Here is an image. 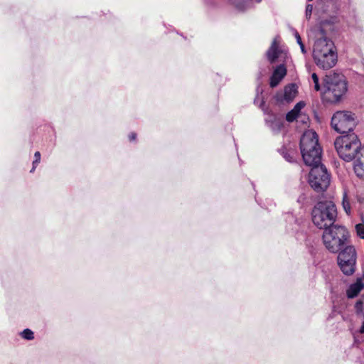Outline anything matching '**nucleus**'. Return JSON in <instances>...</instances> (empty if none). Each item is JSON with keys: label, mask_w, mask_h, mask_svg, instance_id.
Wrapping results in <instances>:
<instances>
[{"label": "nucleus", "mask_w": 364, "mask_h": 364, "mask_svg": "<svg viewBox=\"0 0 364 364\" xmlns=\"http://www.w3.org/2000/svg\"><path fill=\"white\" fill-rule=\"evenodd\" d=\"M284 158L286 159V160H287V161H289V162H293V161H294V160H293V158H292L291 156H290V155H289V154H286V155H284Z\"/></svg>", "instance_id": "nucleus-28"}, {"label": "nucleus", "mask_w": 364, "mask_h": 364, "mask_svg": "<svg viewBox=\"0 0 364 364\" xmlns=\"http://www.w3.org/2000/svg\"><path fill=\"white\" fill-rule=\"evenodd\" d=\"M36 165H37V164L33 165V167H32V168H31V172H33V171H35L36 167Z\"/></svg>", "instance_id": "nucleus-30"}, {"label": "nucleus", "mask_w": 364, "mask_h": 364, "mask_svg": "<svg viewBox=\"0 0 364 364\" xmlns=\"http://www.w3.org/2000/svg\"><path fill=\"white\" fill-rule=\"evenodd\" d=\"M357 235L361 238L364 239V224L358 223L355 227Z\"/></svg>", "instance_id": "nucleus-21"}, {"label": "nucleus", "mask_w": 364, "mask_h": 364, "mask_svg": "<svg viewBox=\"0 0 364 364\" xmlns=\"http://www.w3.org/2000/svg\"><path fill=\"white\" fill-rule=\"evenodd\" d=\"M299 120L304 124H306L309 120V118L306 115H303L301 114V117L299 119H298V121Z\"/></svg>", "instance_id": "nucleus-26"}, {"label": "nucleus", "mask_w": 364, "mask_h": 364, "mask_svg": "<svg viewBox=\"0 0 364 364\" xmlns=\"http://www.w3.org/2000/svg\"><path fill=\"white\" fill-rule=\"evenodd\" d=\"M34 161H33V165L38 164L41 161V154L39 151H36L34 154Z\"/></svg>", "instance_id": "nucleus-25"}, {"label": "nucleus", "mask_w": 364, "mask_h": 364, "mask_svg": "<svg viewBox=\"0 0 364 364\" xmlns=\"http://www.w3.org/2000/svg\"><path fill=\"white\" fill-rule=\"evenodd\" d=\"M348 232L342 225H333L326 228L323 233V242L326 248L331 252L336 253L346 244Z\"/></svg>", "instance_id": "nucleus-5"}, {"label": "nucleus", "mask_w": 364, "mask_h": 364, "mask_svg": "<svg viewBox=\"0 0 364 364\" xmlns=\"http://www.w3.org/2000/svg\"><path fill=\"white\" fill-rule=\"evenodd\" d=\"M279 43V37H275L266 52V57L270 63H274L280 57L286 55V53L281 48Z\"/></svg>", "instance_id": "nucleus-10"}, {"label": "nucleus", "mask_w": 364, "mask_h": 364, "mask_svg": "<svg viewBox=\"0 0 364 364\" xmlns=\"http://www.w3.org/2000/svg\"><path fill=\"white\" fill-rule=\"evenodd\" d=\"M334 146L340 158L348 162L358 157L361 149L364 147L355 133L338 137L334 142Z\"/></svg>", "instance_id": "nucleus-2"}, {"label": "nucleus", "mask_w": 364, "mask_h": 364, "mask_svg": "<svg viewBox=\"0 0 364 364\" xmlns=\"http://www.w3.org/2000/svg\"><path fill=\"white\" fill-rule=\"evenodd\" d=\"M303 160L306 166L311 168L317 166H323L321 163V151L316 150L313 151H308L307 155L309 158H306L305 153H301Z\"/></svg>", "instance_id": "nucleus-12"}, {"label": "nucleus", "mask_w": 364, "mask_h": 364, "mask_svg": "<svg viewBox=\"0 0 364 364\" xmlns=\"http://www.w3.org/2000/svg\"><path fill=\"white\" fill-rule=\"evenodd\" d=\"M363 304V302L361 301H358L356 302V306H361Z\"/></svg>", "instance_id": "nucleus-29"}, {"label": "nucleus", "mask_w": 364, "mask_h": 364, "mask_svg": "<svg viewBox=\"0 0 364 364\" xmlns=\"http://www.w3.org/2000/svg\"><path fill=\"white\" fill-rule=\"evenodd\" d=\"M296 87L294 85H290L287 86L284 89V98L287 102H289L296 97Z\"/></svg>", "instance_id": "nucleus-15"}, {"label": "nucleus", "mask_w": 364, "mask_h": 364, "mask_svg": "<svg viewBox=\"0 0 364 364\" xmlns=\"http://www.w3.org/2000/svg\"><path fill=\"white\" fill-rule=\"evenodd\" d=\"M356 126L355 114L348 111H338L331 118V127L342 135L353 133Z\"/></svg>", "instance_id": "nucleus-6"}, {"label": "nucleus", "mask_w": 364, "mask_h": 364, "mask_svg": "<svg viewBox=\"0 0 364 364\" xmlns=\"http://www.w3.org/2000/svg\"><path fill=\"white\" fill-rule=\"evenodd\" d=\"M250 1L251 0H237L234 1L233 4L237 11H244L249 7ZM255 1L257 3H259L262 0Z\"/></svg>", "instance_id": "nucleus-16"}, {"label": "nucleus", "mask_w": 364, "mask_h": 364, "mask_svg": "<svg viewBox=\"0 0 364 364\" xmlns=\"http://www.w3.org/2000/svg\"><path fill=\"white\" fill-rule=\"evenodd\" d=\"M311 78L313 80V82L314 83V89L316 91H319L321 90V87L318 82V77L316 73H313L311 75Z\"/></svg>", "instance_id": "nucleus-23"}, {"label": "nucleus", "mask_w": 364, "mask_h": 364, "mask_svg": "<svg viewBox=\"0 0 364 364\" xmlns=\"http://www.w3.org/2000/svg\"><path fill=\"white\" fill-rule=\"evenodd\" d=\"M264 102H262L260 105L261 108L265 114H268V117L265 119L267 125L272 129V132L277 133L279 132L283 125L282 120L278 118L277 116L269 114L268 109L264 108L263 106Z\"/></svg>", "instance_id": "nucleus-11"}, {"label": "nucleus", "mask_w": 364, "mask_h": 364, "mask_svg": "<svg viewBox=\"0 0 364 364\" xmlns=\"http://www.w3.org/2000/svg\"><path fill=\"white\" fill-rule=\"evenodd\" d=\"M300 149L301 153H305L307 159L309 158L308 151H321L318 144V135L314 131L310 129L303 134L300 139Z\"/></svg>", "instance_id": "nucleus-9"}, {"label": "nucleus", "mask_w": 364, "mask_h": 364, "mask_svg": "<svg viewBox=\"0 0 364 364\" xmlns=\"http://www.w3.org/2000/svg\"><path fill=\"white\" fill-rule=\"evenodd\" d=\"M301 117V114H296L293 109L289 111L286 115V119L289 122H292L294 120L298 122V119Z\"/></svg>", "instance_id": "nucleus-19"}, {"label": "nucleus", "mask_w": 364, "mask_h": 364, "mask_svg": "<svg viewBox=\"0 0 364 364\" xmlns=\"http://www.w3.org/2000/svg\"><path fill=\"white\" fill-rule=\"evenodd\" d=\"M305 106V103L303 101H300L296 104V105L292 109L296 114H301V110Z\"/></svg>", "instance_id": "nucleus-22"}, {"label": "nucleus", "mask_w": 364, "mask_h": 364, "mask_svg": "<svg viewBox=\"0 0 364 364\" xmlns=\"http://www.w3.org/2000/svg\"><path fill=\"white\" fill-rule=\"evenodd\" d=\"M342 205L345 210V212L349 215L350 213L351 208L350 204V198L346 193V191L343 192V200H342Z\"/></svg>", "instance_id": "nucleus-17"}, {"label": "nucleus", "mask_w": 364, "mask_h": 364, "mask_svg": "<svg viewBox=\"0 0 364 364\" xmlns=\"http://www.w3.org/2000/svg\"><path fill=\"white\" fill-rule=\"evenodd\" d=\"M294 36L296 38L297 43L300 46L301 53L303 54H306L307 51H306V50L305 48V46H304V43H303V42L301 41L300 35L299 34V33L296 31H294Z\"/></svg>", "instance_id": "nucleus-20"}, {"label": "nucleus", "mask_w": 364, "mask_h": 364, "mask_svg": "<svg viewBox=\"0 0 364 364\" xmlns=\"http://www.w3.org/2000/svg\"><path fill=\"white\" fill-rule=\"evenodd\" d=\"M136 134L135 133H132L129 135V139L130 141H134L136 139Z\"/></svg>", "instance_id": "nucleus-27"}, {"label": "nucleus", "mask_w": 364, "mask_h": 364, "mask_svg": "<svg viewBox=\"0 0 364 364\" xmlns=\"http://www.w3.org/2000/svg\"><path fill=\"white\" fill-rule=\"evenodd\" d=\"M313 10V6L311 4H307L306 7V17L309 18L311 16Z\"/></svg>", "instance_id": "nucleus-24"}, {"label": "nucleus", "mask_w": 364, "mask_h": 364, "mask_svg": "<svg viewBox=\"0 0 364 364\" xmlns=\"http://www.w3.org/2000/svg\"><path fill=\"white\" fill-rule=\"evenodd\" d=\"M323 81L326 94L331 102H339L348 91L345 76L341 73L331 72Z\"/></svg>", "instance_id": "nucleus-4"}, {"label": "nucleus", "mask_w": 364, "mask_h": 364, "mask_svg": "<svg viewBox=\"0 0 364 364\" xmlns=\"http://www.w3.org/2000/svg\"><path fill=\"white\" fill-rule=\"evenodd\" d=\"M19 334L25 340L32 341L34 339V333L29 328L24 329Z\"/></svg>", "instance_id": "nucleus-18"}, {"label": "nucleus", "mask_w": 364, "mask_h": 364, "mask_svg": "<svg viewBox=\"0 0 364 364\" xmlns=\"http://www.w3.org/2000/svg\"><path fill=\"white\" fill-rule=\"evenodd\" d=\"M286 74L287 68L284 64H281L277 66L270 78V86L272 87L277 86L279 82L284 77Z\"/></svg>", "instance_id": "nucleus-13"}, {"label": "nucleus", "mask_w": 364, "mask_h": 364, "mask_svg": "<svg viewBox=\"0 0 364 364\" xmlns=\"http://www.w3.org/2000/svg\"><path fill=\"white\" fill-rule=\"evenodd\" d=\"M313 58L317 66L328 70L337 63V53L333 42L321 37L316 40L313 48Z\"/></svg>", "instance_id": "nucleus-1"}, {"label": "nucleus", "mask_w": 364, "mask_h": 364, "mask_svg": "<svg viewBox=\"0 0 364 364\" xmlns=\"http://www.w3.org/2000/svg\"><path fill=\"white\" fill-rule=\"evenodd\" d=\"M309 183L311 188L317 192L323 191L328 188L330 183V177L323 165L311 168Z\"/></svg>", "instance_id": "nucleus-8"}, {"label": "nucleus", "mask_w": 364, "mask_h": 364, "mask_svg": "<svg viewBox=\"0 0 364 364\" xmlns=\"http://www.w3.org/2000/svg\"><path fill=\"white\" fill-rule=\"evenodd\" d=\"M314 224L320 229L328 228L335 225L337 218L336 205L331 201H321L317 203L311 212Z\"/></svg>", "instance_id": "nucleus-3"}, {"label": "nucleus", "mask_w": 364, "mask_h": 364, "mask_svg": "<svg viewBox=\"0 0 364 364\" xmlns=\"http://www.w3.org/2000/svg\"><path fill=\"white\" fill-rule=\"evenodd\" d=\"M356 251L353 246L347 245L341 250L338 256V264L341 272L347 275H352L355 270Z\"/></svg>", "instance_id": "nucleus-7"}, {"label": "nucleus", "mask_w": 364, "mask_h": 364, "mask_svg": "<svg viewBox=\"0 0 364 364\" xmlns=\"http://www.w3.org/2000/svg\"><path fill=\"white\" fill-rule=\"evenodd\" d=\"M364 288V284L361 279H358L356 282L350 285L347 290V296L350 299H353L360 293V291Z\"/></svg>", "instance_id": "nucleus-14"}]
</instances>
